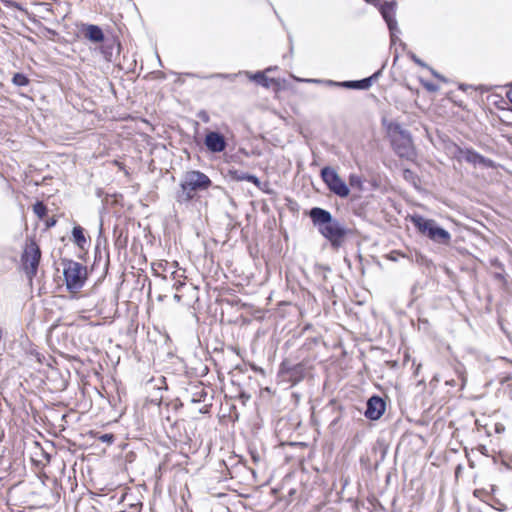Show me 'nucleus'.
<instances>
[{
    "instance_id": "nucleus-1",
    "label": "nucleus",
    "mask_w": 512,
    "mask_h": 512,
    "mask_svg": "<svg viewBox=\"0 0 512 512\" xmlns=\"http://www.w3.org/2000/svg\"><path fill=\"white\" fill-rule=\"evenodd\" d=\"M309 215L323 237L328 239L334 246H338L341 243L346 230L337 220L333 219L330 212L315 207L310 210Z\"/></svg>"
},
{
    "instance_id": "nucleus-2",
    "label": "nucleus",
    "mask_w": 512,
    "mask_h": 512,
    "mask_svg": "<svg viewBox=\"0 0 512 512\" xmlns=\"http://www.w3.org/2000/svg\"><path fill=\"white\" fill-rule=\"evenodd\" d=\"M410 220L420 233L432 241L440 244H449L451 240L450 233L439 227L434 220L426 219L420 215H413L410 217Z\"/></svg>"
},
{
    "instance_id": "nucleus-3",
    "label": "nucleus",
    "mask_w": 512,
    "mask_h": 512,
    "mask_svg": "<svg viewBox=\"0 0 512 512\" xmlns=\"http://www.w3.org/2000/svg\"><path fill=\"white\" fill-rule=\"evenodd\" d=\"M387 133L393 144L397 146L398 153L407 156L411 150V140L409 135L404 131L398 123L383 120Z\"/></svg>"
},
{
    "instance_id": "nucleus-4",
    "label": "nucleus",
    "mask_w": 512,
    "mask_h": 512,
    "mask_svg": "<svg viewBox=\"0 0 512 512\" xmlns=\"http://www.w3.org/2000/svg\"><path fill=\"white\" fill-rule=\"evenodd\" d=\"M66 286L71 292L81 289L87 278V270L80 263L69 261L64 266Z\"/></svg>"
},
{
    "instance_id": "nucleus-5",
    "label": "nucleus",
    "mask_w": 512,
    "mask_h": 512,
    "mask_svg": "<svg viewBox=\"0 0 512 512\" xmlns=\"http://www.w3.org/2000/svg\"><path fill=\"white\" fill-rule=\"evenodd\" d=\"M210 184V179L204 173L189 171L184 176L181 188L186 195V199H191L195 191L207 189Z\"/></svg>"
},
{
    "instance_id": "nucleus-6",
    "label": "nucleus",
    "mask_w": 512,
    "mask_h": 512,
    "mask_svg": "<svg viewBox=\"0 0 512 512\" xmlns=\"http://www.w3.org/2000/svg\"><path fill=\"white\" fill-rule=\"evenodd\" d=\"M321 176L333 193L339 197H347L349 195V188L347 184L340 178L334 169L330 167L323 168Z\"/></svg>"
},
{
    "instance_id": "nucleus-7",
    "label": "nucleus",
    "mask_w": 512,
    "mask_h": 512,
    "mask_svg": "<svg viewBox=\"0 0 512 512\" xmlns=\"http://www.w3.org/2000/svg\"><path fill=\"white\" fill-rule=\"evenodd\" d=\"M40 255H41L40 250H39L38 246L36 245V243L29 242L26 244V247H25V250H24V253L22 256V261H23L24 269L30 278L32 276H34L37 271V267H38L39 260H40Z\"/></svg>"
},
{
    "instance_id": "nucleus-8",
    "label": "nucleus",
    "mask_w": 512,
    "mask_h": 512,
    "mask_svg": "<svg viewBox=\"0 0 512 512\" xmlns=\"http://www.w3.org/2000/svg\"><path fill=\"white\" fill-rule=\"evenodd\" d=\"M291 77L298 82L325 84L328 86H343V87H348V88L364 89V88H367L369 85V79H364L361 81H347V82L338 83V82H334L332 80L323 81L320 79H304V78L296 77L294 75H292Z\"/></svg>"
},
{
    "instance_id": "nucleus-9",
    "label": "nucleus",
    "mask_w": 512,
    "mask_h": 512,
    "mask_svg": "<svg viewBox=\"0 0 512 512\" xmlns=\"http://www.w3.org/2000/svg\"><path fill=\"white\" fill-rule=\"evenodd\" d=\"M205 145L213 153H220L226 148V141L223 135L218 132L210 131L205 136Z\"/></svg>"
},
{
    "instance_id": "nucleus-10",
    "label": "nucleus",
    "mask_w": 512,
    "mask_h": 512,
    "mask_svg": "<svg viewBox=\"0 0 512 512\" xmlns=\"http://www.w3.org/2000/svg\"><path fill=\"white\" fill-rule=\"evenodd\" d=\"M385 411V403L379 397H371L367 402L365 415L371 420L379 419Z\"/></svg>"
},
{
    "instance_id": "nucleus-11",
    "label": "nucleus",
    "mask_w": 512,
    "mask_h": 512,
    "mask_svg": "<svg viewBox=\"0 0 512 512\" xmlns=\"http://www.w3.org/2000/svg\"><path fill=\"white\" fill-rule=\"evenodd\" d=\"M245 75L252 81H255L262 85L263 87L269 88L272 86H279V81L274 78L267 77V73L265 71L251 73L245 72Z\"/></svg>"
},
{
    "instance_id": "nucleus-12",
    "label": "nucleus",
    "mask_w": 512,
    "mask_h": 512,
    "mask_svg": "<svg viewBox=\"0 0 512 512\" xmlns=\"http://www.w3.org/2000/svg\"><path fill=\"white\" fill-rule=\"evenodd\" d=\"M72 237L74 243L82 250H84L89 244L88 239L84 235V230L80 226H75L73 228Z\"/></svg>"
},
{
    "instance_id": "nucleus-13",
    "label": "nucleus",
    "mask_w": 512,
    "mask_h": 512,
    "mask_svg": "<svg viewBox=\"0 0 512 512\" xmlns=\"http://www.w3.org/2000/svg\"><path fill=\"white\" fill-rule=\"evenodd\" d=\"M86 37L92 42H101L104 39L102 30L95 25H88L85 32Z\"/></svg>"
},
{
    "instance_id": "nucleus-14",
    "label": "nucleus",
    "mask_w": 512,
    "mask_h": 512,
    "mask_svg": "<svg viewBox=\"0 0 512 512\" xmlns=\"http://www.w3.org/2000/svg\"><path fill=\"white\" fill-rule=\"evenodd\" d=\"M247 173H244L242 171L231 169L228 171V176L234 180V181H243L246 180Z\"/></svg>"
},
{
    "instance_id": "nucleus-15",
    "label": "nucleus",
    "mask_w": 512,
    "mask_h": 512,
    "mask_svg": "<svg viewBox=\"0 0 512 512\" xmlns=\"http://www.w3.org/2000/svg\"><path fill=\"white\" fill-rule=\"evenodd\" d=\"M465 159L468 162H471V163H474V164L484 163V159L480 155H478V154H476V153H474L472 151H467L465 153Z\"/></svg>"
},
{
    "instance_id": "nucleus-16",
    "label": "nucleus",
    "mask_w": 512,
    "mask_h": 512,
    "mask_svg": "<svg viewBox=\"0 0 512 512\" xmlns=\"http://www.w3.org/2000/svg\"><path fill=\"white\" fill-rule=\"evenodd\" d=\"M13 83L18 86H24V85H27L28 79L25 75H23L21 73H17L13 77Z\"/></svg>"
},
{
    "instance_id": "nucleus-17",
    "label": "nucleus",
    "mask_w": 512,
    "mask_h": 512,
    "mask_svg": "<svg viewBox=\"0 0 512 512\" xmlns=\"http://www.w3.org/2000/svg\"><path fill=\"white\" fill-rule=\"evenodd\" d=\"M349 184L352 188L361 189L362 187V180L358 175H351L349 178Z\"/></svg>"
},
{
    "instance_id": "nucleus-18",
    "label": "nucleus",
    "mask_w": 512,
    "mask_h": 512,
    "mask_svg": "<svg viewBox=\"0 0 512 512\" xmlns=\"http://www.w3.org/2000/svg\"><path fill=\"white\" fill-rule=\"evenodd\" d=\"M33 210H34L35 214H37V216L40 218L44 217L46 214V207L41 202H37L33 206Z\"/></svg>"
},
{
    "instance_id": "nucleus-19",
    "label": "nucleus",
    "mask_w": 512,
    "mask_h": 512,
    "mask_svg": "<svg viewBox=\"0 0 512 512\" xmlns=\"http://www.w3.org/2000/svg\"><path fill=\"white\" fill-rule=\"evenodd\" d=\"M421 84L430 92H436L439 90V86L435 85L429 81H426L424 79H420Z\"/></svg>"
},
{
    "instance_id": "nucleus-20",
    "label": "nucleus",
    "mask_w": 512,
    "mask_h": 512,
    "mask_svg": "<svg viewBox=\"0 0 512 512\" xmlns=\"http://www.w3.org/2000/svg\"><path fill=\"white\" fill-rule=\"evenodd\" d=\"M246 181L252 182L253 184H255L258 187L260 186L259 179L257 177H255L254 175L247 174L246 175Z\"/></svg>"
},
{
    "instance_id": "nucleus-21",
    "label": "nucleus",
    "mask_w": 512,
    "mask_h": 512,
    "mask_svg": "<svg viewBox=\"0 0 512 512\" xmlns=\"http://www.w3.org/2000/svg\"><path fill=\"white\" fill-rule=\"evenodd\" d=\"M411 59L419 66L421 67H427V65L419 59L415 54H411Z\"/></svg>"
},
{
    "instance_id": "nucleus-22",
    "label": "nucleus",
    "mask_w": 512,
    "mask_h": 512,
    "mask_svg": "<svg viewBox=\"0 0 512 512\" xmlns=\"http://www.w3.org/2000/svg\"><path fill=\"white\" fill-rule=\"evenodd\" d=\"M429 70L431 71L433 76H435L436 78L440 79L441 81H445L444 77L441 76L440 74H438L435 70H433L432 68H429Z\"/></svg>"
},
{
    "instance_id": "nucleus-23",
    "label": "nucleus",
    "mask_w": 512,
    "mask_h": 512,
    "mask_svg": "<svg viewBox=\"0 0 512 512\" xmlns=\"http://www.w3.org/2000/svg\"><path fill=\"white\" fill-rule=\"evenodd\" d=\"M482 494H483V492H482L481 490H475V491H474V495H475L476 497L481 498V497H482Z\"/></svg>"
},
{
    "instance_id": "nucleus-24",
    "label": "nucleus",
    "mask_w": 512,
    "mask_h": 512,
    "mask_svg": "<svg viewBox=\"0 0 512 512\" xmlns=\"http://www.w3.org/2000/svg\"><path fill=\"white\" fill-rule=\"evenodd\" d=\"M276 69H277V67H269V68H267V69H266V70H264V71H265L266 73H269V72L274 71V70H276Z\"/></svg>"
}]
</instances>
